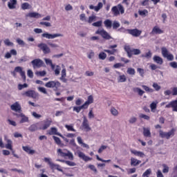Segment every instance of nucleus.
Masks as SVG:
<instances>
[{"mask_svg": "<svg viewBox=\"0 0 177 177\" xmlns=\"http://www.w3.org/2000/svg\"><path fill=\"white\" fill-rule=\"evenodd\" d=\"M102 23L103 22L102 21H98L97 22L93 23L92 26H93V27H102Z\"/></svg>", "mask_w": 177, "mask_h": 177, "instance_id": "5fc2aeb1", "label": "nucleus"}, {"mask_svg": "<svg viewBox=\"0 0 177 177\" xmlns=\"http://www.w3.org/2000/svg\"><path fill=\"white\" fill-rule=\"evenodd\" d=\"M95 20H96V16L92 15L91 17H88V23H89V24H91V23H92L93 21H95Z\"/></svg>", "mask_w": 177, "mask_h": 177, "instance_id": "603ef678", "label": "nucleus"}, {"mask_svg": "<svg viewBox=\"0 0 177 177\" xmlns=\"http://www.w3.org/2000/svg\"><path fill=\"white\" fill-rule=\"evenodd\" d=\"M107 57V55L105 53H100L99 54V59H101V60H104Z\"/></svg>", "mask_w": 177, "mask_h": 177, "instance_id": "864d4df0", "label": "nucleus"}, {"mask_svg": "<svg viewBox=\"0 0 177 177\" xmlns=\"http://www.w3.org/2000/svg\"><path fill=\"white\" fill-rule=\"evenodd\" d=\"M157 103H158V102H153L150 104V108H151V111H153V110H156V109H157Z\"/></svg>", "mask_w": 177, "mask_h": 177, "instance_id": "8fccbe9b", "label": "nucleus"}, {"mask_svg": "<svg viewBox=\"0 0 177 177\" xmlns=\"http://www.w3.org/2000/svg\"><path fill=\"white\" fill-rule=\"evenodd\" d=\"M159 135L160 138H166V139H169L175 135V129H171L169 132H164L162 130L159 131Z\"/></svg>", "mask_w": 177, "mask_h": 177, "instance_id": "0eeeda50", "label": "nucleus"}, {"mask_svg": "<svg viewBox=\"0 0 177 177\" xmlns=\"http://www.w3.org/2000/svg\"><path fill=\"white\" fill-rule=\"evenodd\" d=\"M39 92H41V93H44V95H48V91H46V88L44 87H39L38 88Z\"/></svg>", "mask_w": 177, "mask_h": 177, "instance_id": "bf43d9fd", "label": "nucleus"}, {"mask_svg": "<svg viewBox=\"0 0 177 177\" xmlns=\"http://www.w3.org/2000/svg\"><path fill=\"white\" fill-rule=\"evenodd\" d=\"M28 131H30V132H35V131H38V125L37 124L30 125L28 127Z\"/></svg>", "mask_w": 177, "mask_h": 177, "instance_id": "72a5a7b5", "label": "nucleus"}, {"mask_svg": "<svg viewBox=\"0 0 177 177\" xmlns=\"http://www.w3.org/2000/svg\"><path fill=\"white\" fill-rule=\"evenodd\" d=\"M111 113L115 117L118 115V111L114 106H112L111 108Z\"/></svg>", "mask_w": 177, "mask_h": 177, "instance_id": "79ce46f5", "label": "nucleus"}, {"mask_svg": "<svg viewBox=\"0 0 177 177\" xmlns=\"http://www.w3.org/2000/svg\"><path fill=\"white\" fill-rule=\"evenodd\" d=\"M137 71H138V73H139V74H140V75L141 77H144V75H145V70L143 68H138L137 69Z\"/></svg>", "mask_w": 177, "mask_h": 177, "instance_id": "13d9d810", "label": "nucleus"}, {"mask_svg": "<svg viewBox=\"0 0 177 177\" xmlns=\"http://www.w3.org/2000/svg\"><path fill=\"white\" fill-rule=\"evenodd\" d=\"M31 64L35 68H40V67L44 66V61L42 59H35L31 62Z\"/></svg>", "mask_w": 177, "mask_h": 177, "instance_id": "f8f14e48", "label": "nucleus"}, {"mask_svg": "<svg viewBox=\"0 0 177 177\" xmlns=\"http://www.w3.org/2000/svg\"><path fill=\"white\" fill-rule=\"evenodd\" d=\"M162 55L163 57H166L167 60H169L170 62H172V60H174V55L172 54H170L167 48L165 47L162 48Z\"/></svg>", "mask_w": 177, "mask_h": 177, "instance_id": "1a4fd4ad", "label": "nucleus"}, {"mask_svg": "<svg viewBox=\"0 0 177 177\" xmlns=\"http://www.w3.org/2000/svg\"><path fill=\"white\" fill-rule=\"evenodd\" d=\"M14 115L17 118H21L20 120V124H24V122H28V117L26 116L23 113H15Z\"/></svg>", "mask_w": 177, "mask_h": 177, "instance_id": "2eb2a0df", "label": "nucleus"}, {"mask_svg": "<svg viewBox=\"0 0 177 177\" xmlns=\"http://www.w3.org/2000/svg\"><path fill=\"white\" fill-rule=\"evenodd\" d=\"M57 156H58V157H62V158H66V157H68V160H71V161L74 160V155H73V153H71V151H70L68 149H57Z\"/></svg>", "mask_w": 177, "mask_h": 177, "instance_id": "f257e3e1", "label": "nucleus"}, {"mask_svg": "<svg viewBox=\"0 0 177 177\" xmlns=\"http://www.w3.org/2000/svg\"><path fill=\"white\" fill-rule=\"evenodd\" d=\"M143 135L145 138H151V133L150 132V129L144 127Z\"/></svg>", "mask_w": 177, "mask_h": 177, "instance_id": "c756f323", "label": "nucleus"}, {"mask_svg": "<svg viewBox=\"0 0 177 177\" xmlns=\"http://www.w3.org/2000/svg\"><path fill=\"white\" fill-rule=\"evenodd\" d=\"M66 71V68H63L61 72V77H59L60 81H62V82L64 84L67 82V80L66 79V77H67V73Z\"/></svg>", "mask_w": 177, "mask_h": 177, "instance_id": "412c9836", "label": "nucleus"}, {"mask_svg": "<svg viewBox=\"0 0 177 177\" xmlns=\"http://www.w3.org/2000/svg\"><path fill=\"white\" fill-rule=\"evenodd\" d=\"M166 109H172V111L177 112V98L171 101L168 104L165 106Z\"/></svg>", "mask_w": 177, "mask_h": 177, "instance_id": "ddd939ff", "label": "nucleus"}, {"mask_svg": "<svg viewBox=\"0 0 177 177\" xmlns=\"http://www.w3.org/2000/svg\"><path fill=\"white\" fill-rule=\"evenodd\" d=\"M133 92H137L140 96H143L145 91L139 87H136L133 89Z\"/></svg>", "mask_w": 177, "mask_h": 177, "instance_id": "c9c22d12", "label": "nucleus"}, {"mask_svg": "<svg viewBox=\"0 0 177 177\" xmlns=\"http://www.w3.org/2000/svg\"><path fill=\"white\" fill-rule=\"evenodd\" d=\"M21 95L26 96V97H31L32 99H37L39 96V94L34 90H28L27 91H24L21 93Z\"/></svg>", "mask_w": 177, "mask_h": 177, "instance_id": "423d86ee", "label": "nucleus"}, {"mask_svg": "<svg viewBox=\"0 0 177 177\" xmlns=\"http://www.w3.org/2000/svg\"><path fill=\"white\" fill-rule=\"evenodd\" d=\"M43 38H47V39H54V38H57V37H63V35L55 33V34H49L48 32L43 33L41 35Z\"/></svg>", "mask_w": 177, "mask_h": 177, "instance_id": "9b49d317", "label": "nucleus"}, {"mask_svg": "<svg viewBox=\"0 0 177 177\" xmlns=\"http://www.w3.org/2000/svg\"><path fill=\"white\" fill-rule=\"evenodd\" d=\"M5 147L8 150H11V151H13V146L12 145L11 140H7V144L5 145Z\"/></svg>", "mask_w": 177, "mask_h": 177, "instance_id": "473e14b6", "label": "nucleus"}, {"mask_svg": "<svg viewBox=\"0 0 177 177\" xmlns=\"http://www.w3.org/2000/svg\"><path fill=\"white\" fill-rule=\"evenodd\" d=\"M140 118H143L144 120H147V121H149V120H150V116L147 115H145L143 113H140L139 115Z\"/></svg>", "mask_w": 177, "mask_h": 177, "instance_id": "3c124183", "label": "nucleus"}, {"mask_svg": "<svg viewBox=\"0 0 177 177\" xmlns=\"http://www.w3.org/2000/svg\"><path fill=\"white\" fill-rule=\"evenodd\" d=\"M151 175V169H147L142 174V177H150Z\"/></svg>", "mask_w": 177, "mask_h": 177, "instance_id": "58836bf2", "label": "nucleus"}, {"mask_svg": "<svg viewBox=\"0 0 177 177\" xmlns=\"http://www.w3.org/2000/svg\"><path fill=\"white\" fill-rule=\"evenodd\" d=\"M142 88L144 89L145 92H147L148 93H153V92H154V90L153 88H151L146 85H142Z\"/></svg>", "mask_w": 177, "mask_h": 177, "instance_id": "e433bc0d", "label": "nucleus"}, {"mask_svg": "<svg viewBox=\"0 0 177 177\" xmlns=\"http://www.w3.org/2000/svg\"><path fill=\"white\" fill-rule=\"evenodd\" d=\"M38 46L43 50L45 55L50 53V49L48 47V45H39Z\"/></svg>", "mask_w": 177, "mask_h": 177, "instance_id": "b1692460", "label": "nucleus"}, {"mask_svg": "<svg viewBox=\"0 0 177 177\" xmlns=\"http://www.w3.org/2000/svg\"><path fill=\"white\" fill-rule=\"evenodd\" d=\"M24 88H28V84H27V83H25L24 84H18L19 91H21V89H24Z\"/></svg>", "mask_w": 177, "mask_h": 177, "instance_id": "de8ad7c7", "label": "nucleus"}, {"mask_svg": "<svg viewBox=\"0 0 177 177\" xmlns=\"http://www.w3.org/2000/svg\"><path fill=\"white\" fill-rule=\"evenodd\" d=\"M16 5H17V0H10L8 3L9 9H16Z\"/></svg>", "mask_w": 177, "mask_h": 177, "instance_id": "393cba45", "label": "nucleus"}, {"mask_svg": "<svg viewBox=\"0 0 177 177\" xmlns=\"http://www.w3.org/2000/svg\"><path fill=\"white\" fill-rule=\"evenodd\" d=\"M138 14L140 16H147V15H149V11H147V10H139Z\"/></svg>", "mask_w": 177, "mask_h": 177, "instance_id": "a18cd8bd", "label": "nucleus"}, {"mask_svg": "<svg viewBox=\"0 0 177 177\" xmlns=\"http://www.w3.org/2000/svg\"><path fill=\"white\" fill-rule=\"evenodd\" d=\"M131 154H133L134 156H136L137 157H140V158H144V157L146 156L145 153L140 151H137L135 149H131L130 150Z\"/></svg>", "mask_w": 177, "mask_h": 177, "instance_id": "aec40b11", "label": "nucleus"}, {"mask_svg": "<svg viewBox=\"0 0 177 177\" xmlns=\"http://www.w3.org/2000/svg\"><path fill=\"white\" fill-rule=\"evenodd\" d=\"M77 156L79 158H81L86 162H88V161H92V158L86 156V155H85V153H84L82 151H77Z\"/></svg>", "mask_w": 177, "mask_h": 177, "instance_id": "dca6fc26", "label": "nucleus"}, {"mask_svg": "<svg viewBox=\"0 0 177 177\" xmlns=\"http://www.w3.org/2000/svg\"><path fill=\"white\" fill-rule=\"evenodd\" d=\"M26 17H30V19H41L42 17V15L38 12H28L26 14Z\"/></svg>", "mask_w": 177, "mask_h": 177, "instance_id": "a211bd4d", "label": "nucleus"}, {"mask_svg": "<svg viewBox=\"0 0 177 177\" xmlns=\"http://www.w3.org/2000/svg\"><path fill=\"white\" fill-rule=\"evenodd\" d=\"M88 168L91 169V171H93V172H95V174L97 172V169L93 165H89Z\"/></svg>", "mask_w": 177, "mask_h": 177, "instance_id": "0e129e2a", "label": "nucleus"}, {"mask_svg": "<svg viewBox=\"0 0 177 177\" xmlns=\"http://www.w3.org/2000/svg\"><path fill=\"white\" fill-rule=\"evenodd\" d=\"M127 32L130 35H132V37H135L136 38H138V37H140L142 35V30L135 28V29H128Z\"/></svg>", "mask_w": 177, "mask_h": 177, "instance_id": "9d476101", "label": "nucleus"}, {"mask_svg": "<svg viewBox=\"0 0 177 177\" xmlns=\"http://www.w3.org/2000/svg\"><path fill=\"white\" fill-rule=\"evenodd\" d=\"M92 103H93V96L89 95L88 97L87 101H86L83 104L86 106V109H88V107H89V104H92Z\"/></svg>", "mask_w": 177, "mask_h": 177, "instance_id": "a878e982", "label": "nucleus"}, {"mask_svg": "<svg viewBox=\"0 0 177 177\" xmlns=\"http://www.w3.org/2000/svg\"><path fill=\"white\" fill-rule=\"evenodd\" d=\"M41 26H46V27H50L52 25L50 24V22H46V21H41L39 23Z\"/></svg>", "mask_w": 177, "mask_h": 177, "instance_id": "052dcab7", "label": "nucleus"}, {"mask_svg": "<svg viewBox=\"0 0 177 177\" xmlns=\"http://www.w3.org/2000/svg\"><path fill=\"white\" fill-rule=\"evenodd\" d=\"M171 67L173 68H177V62H172L170 64Z\"/></svg>", "mask_w": 177, "mask_h": 177, "instance_id": "774afa93", "label": "nucleus"}, {"mask_svg": "<svg viewBox=\"0 0 177 177\" xmlns=\"http://www.w3.org/2000/svg\"><path fill=\"white\" fill-rule=\"evenodd\" d=\"M96 34L101 35L102 38H104V39H111V36H110V35H109V33L104 29L97 30L96 31Z\"/></svg>", "mask_w": 177, "mask_h": 177, "instance_id": "4468645a", "label": "nucleus"}, {"mask_svg": "<svg viewBox=\"0 0 177 177\" xmlns=\"http://www.w3.org/2000/svg\"><path fill=\"white\" fill-rule=\"evenodd\" d=\"M82 127L84 131H86V132H89L92 129L91 128V126H89V120H88V118L86 116H83V121L82 123Z\"/></svg>", "mask_w": 177, "mask_h": 177, "instance_id": "6e6552de", "label": "nucleus"}, {"mask_svg": "<svg viewBox=\"0 0 177 177\" xmlns=\"http://www.w3.org/2000/svg\"><path fill=\"white\" fill-rule=\"evenodd\" d=\"M172 92L171 91V90H167L164 92V95L165 96H169V95H171L173 96H177V87H174L173 88H171Z\"/></svg>", "mask_w": 177, "mask_h": 177, "instance_id": "6ab92c4d", "label": "nucleus"}, {"mask_svg": "<svg viewBox=\"0 0 177 177\" xmlns=\"http://www.w3.org/2000/svg\"><path fill=\"white\" fill-rule=\"evenodd\" d=\"M53 138L54 139L56 145H58V146H62V140H60V138H59V137L53 136Z\"/></svg>", "mask_w": 177, "mask_h": 177, "instance_id": "ea45409f", "label": "nucleus"}, {"mask_svg": "<svg viewBox=\"0 0 177 177\" xmlns=\"http://www.w3.org/2000/svg\"><path fill=\"white\" fill-rule=\"evenodd\" d=\"M107 149V146L105 145H102L100 149H98V153L100 154L101 153L103 152V150H106Z\"/></svg>", "mask_w": 177, "mask_h": 177, "instance_id": "e2e57ef3", "label": "nucleus"}, {"mask_svg": "<svg viewBox=\"0 0 177 177\" xmlns=\"http://www.w3.org/2000/svg\"><path fill=\"white\" fill-rule=\"evenodd\" d=\"M52 124V118H47L40 122L39 129L45 131Z\"/></svg>", "mask_w": 177, "mask_h": 177, "instance_id": "39448f33", "label": "nucleus"}, {"mask_svg": "<svg viewBox=\"0 0 177 177\" xmlns=\"http://www.w3.org/2000/svg\"><path fill=\"white\" fill-rule=\"evenodd\" d=\"M22 10H26L27 9H31L32 6L28 3H23L21 6Z\"/></svg>", "mask_w": 177, "mask_h": 177, "instance_id": "f704fd0d", "label": "nucleus"}, {"mask_svg": "<svg viewBox=\"0 0 177 177\" xmlns=\"http://www.w3.org/2000/svg\"><path fill=\"white\" fill-rule=\"evenodd\" d=\"M48 135H58L59 136H60L59 133H57V129H56L55 127H51L50 130L48 132Z\"/></svg>", "mask_w": 177, "mask_h": 177, "instance_id": "2f4dec72", "label": "nucleus"}, {"mask_svg": "<svg viewBox=\"0 0 177 177\" xmlns=\"http://www.w3.org/2000/svg\"><path fill=\"white\" fill-rule=\"evenodd\" d=\"M124 50L129 57H132L133 55H140V50L138 48H131L129 46H124Z\"/></svg>", "mask_w": 177, "mask_h": 177, "instance_id": "7ed1b4c3", "label": "nucleus"}, {"mask_svg": "<svg viewBox=\"0 0 177 177\" xmlns=\"http://www.w3.org/2000/svg\"><path fill=\"white\" fill-rule=\"evenodd\" d=\"M153 88H154L155 91H160V89H161V86L160 85H158V84L157 83H153L152 85Z\"/></svg>", "mask_w": 177, "mask_h": 177, "instance_id": "6e6d98bb", "label": "nucleus"}, {"mask_svg": "<svg viewBox=\"0 0 177 177\" xmlns=\"http://www.w3.org/2000/svg\"><path fill=\"white\" fill-rule=\"evenodd\" d=\"M118 82H125L127 81V77L125 75H120L118 79Z\"/></svg>", "mask_w": 177, "mask_h": 177, "instance_id": "37998d69", "label": "nucleus"}, {"mask_svg": "<svg viewBox=\"0 0 177 177\" xmlns=\"http://www.w3.org/2000/svg\"><path fill=\"white\" fill-rule=\"evenodd\" d=\"M45 86L46 88H54V91H57L62 86V84L59 81H50L46 83Z\"/></svg>", "mask_w": 177, "mask_h": 177, "instance_id": "20e7f679", "label": "nucleus"}, {"mask_svg": "<svg viewBox=\"0 0 177 177\" xmlns=\"http://www.w3.org/2000/svg\"><path fill=\"white\" fill-rule=\"evenodd\" d=\"M106 28H111L113 27V22L110 19H106L104 21Z\"/></svg>", "mask_w": 177, "mask_h": 177, "instance_id": "7c9ffc66", "label": "nucleus"}, {"mask_svg": "<svg viewBox=\"0 0 177 177\" xmlns=\"http://www.w3.org/2000/svg\"><path fill=\"white\" fill-rule=\"evenodd\" d=\"M11 110L13 111H16L19 113V114L21 113V106L19 104V102H16L10 106Z\"/></svg>", "mask_w": 177, "mask_h": 177, "instance_id": "f3484780", "label": "nucleus"}, {"mask_svg": "<svg viewBox=\"0 0 177 177\" xmlns=\"http://www.w3.org/2000/svg\"><path fill=\"white\" fill-rule=\"evenodd\" d=\"M60 70H62V68H60L59 66H57L56 69L55 70V75H59L60 74Z\"/></svg>", "mask_w": 177, "mask_h": 177, "instance_id": "338daca9", "label": "nucleus"}, {"mask_svg": "<svg viewBox=\"0 0 177 177\" xmlns=\"http://www.w3.org/2000/svg\"><path fill=\"white\" fill-rule=\"evenodd\" d=\"M111 12L113 16L117 17L120 16V15H124V13H125V9L122 5L118 4L117 6L112 7Z\"/></svg>", "mask_w": 177, "mask_h": 177, "instance_id": "f03ea898", "label": "nucleus"}, {"mask_svg": "<svg viewBox=\"0 0 177 177\" xmlns=\"http://www.w3.org/2000/svg\"><path fill=\"white\" fill-rule=\"evenodd\" d=\"M65 128H66L67 131H71L72 132H75V129L73 127L72 125L66 124Z\"/></svg>", "mask_w": 177, "mask_h": 177, "instance_id": "09e8293b", "label": "nucleus"}, {"mask_svg": "<svg viewBox=\"0 0 177 177\" xmlns=\"http://www.w3.org/2000/svg\"><path fill=\"white\" fill-rule=\"evenodd\" d=\"M153 62L156 63L157 64H162L164 63V61L162 60V58H161L160 56L155 55L153 58Z\"/></svg>", "mask_w": 177, "mask_h": 177, "instance_id": "c85d7f7f", "label": "nucleus"}, {"mask_svg": "<svg viewBox=\"0 0 177 177\" xmlns=\"http://www.w3.org/2000/svg\"><path fill=\"white\" fill-rule=\"evenodd\" d=\"M22 149L24 151H26V153H27L28 154H35V150L34 149H31L28 146H24L22 147Z\"/></svg>", "mask_w": 177, "mask_h": 177, "instance_id": "bb28decb", "label": "nucleus"}, {"mask_svg": "<svg viewBox=\"0 0 177 177\" xmlns=\"http://www.w3.org/2000/svg\"><path fill=\"white\" fill-rule=\"evenodd\" d=\"M15 73H19V74H21V73H23V68H21V66H17L15 68Z\"/></svg>", "mask_w": 177, "mask_h": 177, "instance_id": "4d7b16f0", "label": "nucleus"}, {"mask_svg": "<svg viewBox=\"0 0 177 177\" xmlns=\"http://www.w3.org/2000/svg\"><path fill=\"white\" fill-rule=\"evenodd\" d=\"M120 22L117 21H114L113 23L112 24V27L113 30H117V28H120Z\"/></svg>", "mask_w": 177, "mask_h": 177, "instance_id": "c03bdc74", "label": "nucleus"}, {"mask_svg": "<svg viewBox=\"0 0 177 177\" xmlns=\"http://www.w3.org/2000/svg\"><path fill=\"white\" fill-rule=\"evenodd\" d=\"M27 74L29 78H34V73L30 69L28 70Z\"/></svg>", "mask_w": 177, "mask_h": 177, "instance_id": "680f3d73", "label": "nucleus"}, {"mask_svg": "<svg viewBox=\"0 0 177 177\" xmlns=\"http://www.w3.org/2000/svg\"><path fill=\"white\" fill-rule=\"evenodd\" d=\"M163 33H164V30L159 28V27L157 26H154L151 32V34H152V35H154V34H163Z\"/></svg>", "mask_w": 177, "mask_h": 177, "instance_id": "4be33fe9", "label": "nucleus"}, {"mask_svg": "<svg viewBox=\"0 0 177 177\" xmlns=\"http://www.w3.org/2000/svg\"><path fill=\"white\" fill-rule=\"evenodd\" d=\"M57 161H59V162H64L65 164H66V165H68L69 167H75V165H77V164H75V162L70 161V160L57 159Z\"/></svg>", "mask_w": 177, "mask_h": 177, "instance_id": "5701e85b", "label": "nucleus"}, {"mask_svg": "<svg viewBox=\"0 0 177 177\" xmlns=\"http://www.w3.org/2000/svg\"><path fill=\"white\" fill-rule=\"evenodd\" d=\"M141 162H142L141 160H139L135 158H131V165L132 167H138V165H139V164H140Z\"/></svg>", "mask_w": 177, "mask_h": 177, "instance_id": "cd10ccee", "label": "nucleus"}, {"mask_svg": "<svg viewBox=\"0 0 177 177\" xmlns=\"http://www.w3.org/2000/svg\"><path fill=\"white\" fill-rule=\"evenodd\" d=\"M46 64H48V66H50L52 70H55V64L52 62V61L49 59H45Z\"/></svg>", "mask_w": 177, "mask_h": 177, "instance_id": "a19ab883", "label": "nucleus"}, {"mask_svg": "<svg viewBox=\"0 0 177 177\" xmlns=\"http://www.w3.org/2000/svg\"><path fill=\"white\" fill-rule=\"evenodd\" d=\"M135 69L133 68H127V73L129 74V75H135Z\"/></svg>", "mask_w": 177, "mask_h": 177, "instance_id": "49530a36", "label": "nucleus"}, {"mask_svg": "<svg viewBox=\"0 0 177 177\" xmlns=\"http://www.w3.org/2000/svg\"><path fill=\"white\" fill-rule=\"evenodd\" d=\"M82 109H86V106L84 104L80 106H74L73 111H76V113H80V111H81Z\"/></svg>", "mask_w": 177, "mask_h": 177, "instance_id": "4c0bfd02", "label": "nucleus"}, {"mask_svg": "<svg viewBox=\"0 0 177 177\" xmlns=\"http://www.w3.org/2000/svg\"><path fill=\"white\" fill-rule=\"evenodd\" d=\"M142 57H146L147 59H150V57H151V52L149 51L145 55H142Z\"/></svg>", "mask_w": 177, "mask_h": 177, "instance_id": "69168bd1", "label": "nucleus"}]
</instances>
